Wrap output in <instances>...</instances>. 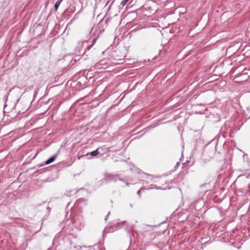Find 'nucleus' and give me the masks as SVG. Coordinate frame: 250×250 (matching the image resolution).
<instances>
[{"mask_svg":"<svg viewBox=\"0 0 250 250\" xmlns=\"http://www.w3.org/2000/svg\"><path fill=\"white\" fill-rule=\"evenodd\" d=\"M119 174H114L108 172H105L104 174V177L103 181L105 183H109L111 182H116L117 180L123 181L122 179L119 177Z\"/></svg>","mask_w":250,"mask_h":250,"instance_id":"1","label":"nucleus"},{"mask_svg":"<svg viewBox=\"0 0 250 250\" xmlns=\"http://www.w3.org/2000/svg\"><path fill=\"white\" fill-rule=\"evenodd\" d=\"M57 155H54L53 156L51 157L49 159H48L45 162V163H44L45 165H49V164L52 163V162H53L55 160V159L57 158Z\"/></svg>","mask_w":250,"mask_h":250,"instance_id":"2","label":"nucleus"},{"mask_svg":"<svg viewBox=\"0 0 250 250\" xmlns=\"http://www.w3.org/2000/svg\"><path fill=\"white\" fill-rule=\"evenodd\" d=\"M63 0H58L57 2H56L54 7L55 8V10H57L60 5L61 3Z\"/></svg>","mask_w":250,"mask_h":250,"instance_id":"3","label":"nucleus"},{"mask_svg":"<svg viewBox=\"0 0 250 250\" xmlns=\"http://www.w3.org/2000/svg\"><path fill=\"white\" fill-rule=\"evenodd\" d=\"M98 150H99V148H97L96 150L91 152L90 153V155L92 156H96L97 155H98L99 154Z\"/></svg>","mask_w":250,"mask_h":250,"instance_id":"4","label":"nucleus"},{"mask_svg":"<svg viewBox=\"0 0 250 250\" xmlns=\"http://www.w3.org/2000/svg\"><path fill=\"white\" fill-rule=\"evenodd\" d=\"M128 1V0H123L121 2V4L123 6H124L126 4Z\"/></svg>","mask_w":250,"mask_h":250,"instance_id":"5","label":"nucleus"},{"mask_svg":"<svg viewBox=\"0 0 250 250\" xmlns=\"http://www.w3.org/2000/svg\"><path fill=\"white\" fill-rule=\"evenodd\" d=\"M92 45V44L90 45H87L86 47L84 49V52H85L86 51H88L90 48H91V46ZM85 53H84L83 54H84Z\"/></svg>","mask_w":250,"mask_h":250,"instance_id":"6","label":"nucleus"},{"mask_svg":"<svg viewBox=\"0 0 250 250\" xmlns=\"http://www.w3.org/2000/svg\"><path fill=\"white\" fill-rule=\"evenodd\" d=\"M109 214H110V212H109L108 213L107 215H106V217L105 218V219H104L105 221H107L108 217V215H109Z\"/></svg>","mask_w":250,"mask_h":250,"instance_id":"7","label":"nucleus"},{"mask_svg":"<svg viewBox=\"0 0 250 250\" xmlns=\"http://www.w3.org/2000/svg\"><path fill=\"white\" fill-rule=\"evenodd\" d=\"M137 194L139 195V196H140L141 195V190H139L137 192Z\"/></svg>","mask_w":250,"mask_h":250,"instance_id":"8","label":"nucleus"},{"mask_svg":"<svg viewBox=\"0 0 250 250\" xmlns=\"http://www.w3.org/2000/svg\"><path fill=\"white\" fill-rule=\"evenodd\" d=\"M87 43V42H85V41L83 42V44H84V43Z\"/></svg>","mask_w":250,"mask_h":250,"instance_id":"9","label":"nucleus"},{"mask_svg":"<svg viewBox=\"0 0 250 250\" xmlns=\"http://www.w3.org/2000/svg\"><path fill=\"white\" fill-rule=\"evenodd\" d=\"M126 185L127 186H129V183H126Z\"/></svg>","mask_w":250,"mask_h":250,"instance_id":"10","label":"nucleus"}]
</instances>
